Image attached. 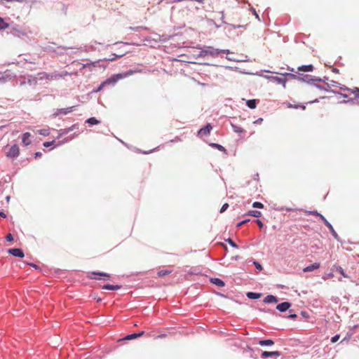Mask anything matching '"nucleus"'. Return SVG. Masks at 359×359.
<instances>
[{
    "label": "nucleus",
    "mask_w": 359,
    "mask_h": 359,
    "mask_svg": "<svg viewBox=\"0 0 359 359\" xmlns=\"http://www.w3.org/2000/svg\"><path fill=\"white\" fill-rule=\"evenodd\" d=\"M226 54V59L230 61H233L236 62H245L249 60L247 59V56L243 55H238L234 53H231L228 49H218L215 48L212 46H205L201 48V50L198 54V56L200 57H205L206 55H210L212 57L221 56Z\"/></svg>",
    "instance_id": "f257e3e1"
},
{
    "label": "nucleus",
    "mask_w": 359,
    "mask_h": 359,
    "mask_svg": "<svg viewBox=\"0 0 359 359\" xmlns=\"http://www.w3.org/2000/svg\"><path fill=\"white\" fill-rule=\"evenodd\" d=\"M134 72L132 71V70H130L128 72H127L125 74H117L116 75H114L112 76H111L110 78L107 79L106 81H104V82H102L100 86L96 89V90H94L93 91L95 93H97L99 91H100L105 85L107 84H109V83H115L117 81H118L119 79H123L128 76H130Z\"/></svg>",
    "instance_id": "f03ea898"
},
{
    "label": "nucleus",
    "mask_w": 359,
    "mask_h": 359,
    "mask_svg": "<svg viewBox=\"0 0 359 359\" xmlns=\"http://www.w3.org/2000/svg\"><path fill=\"white\" fill-rule=\"evenodd\" d=\"M19 147L17 144H14L8 151H6V156L9 158H17L19 156Z\"/></svg>",
    "instance_id": "7ed1b4c3"
},
{
    "label": "nucleus",
    "mask_w": 359,
    "mask_h": 359,
    "mask_svg": "<svg viewBox=\"0 0 359 359\" xmlns=\"http://www.w3.org/2000/svg\"><path fill=\"white\" fill-rule=\"evenodd\" d=\"M269 78L271 79V81L276 82L277 83L279 84L285 85L286 82V77L285 74H280V75L271 76Z\"/></svg>",
    "instance_id": "20e7f679"
},
{
    "label": "nucleus",
    "mask_w": 359,
    "mask_h": 359,
    "mask_svg": "<svg viewBox=\"0 0 359 359\" xmlns=\"http://www.w3.org/2000/svg\"><path fill=\"white\" fill-rule=\"evenodd\" d=\"M212 129V126L210 123H208L205 127L201 128L198 132V135L201 137L203 136H207L210 135L211 130Z\"/></svg>",
    "instance_id": "39448f33"
},
{
    "label": "nucleus",
    "mask_w": 359,
    "mask_h": 359,
    "mask_svg": "<svg viewBox=\"0 0 359 359\" xmlns=\"http://www.w3.org/2000/svg\"><path fill=\"white\" fill-rule=\"evenodd\" d=\"M72 48L66 47V46H58L57 48H55L53 47H48L47 49L50 51L55 53L57 54H63L65 52H66L67 50L71 49Z\"/></svg>",
    "instance_id": "423d86ee"
},
{
    "label": "nucleus",
    "mask_w": 359,
    "mask_h": 359,
    "mask_svg": "<svg viewBox=\"0 0 359 359\" xmlns=\"http://www.w3.org/2000/svg\"><path fill=\"white\" fill-rule=\"evenodd\" d=\"M8 252L14 257L22 258L25 256L23 251L20 248H11Z\"/></svg>",
    "instance_id": "0eeeda50"
},
{
    "label": "nucleus",
    "mask_w": 359,
    "mask_h": 359,
    "mask_svg": "<svg viewBox=\"0 0 359 359\" xmlns=\"http://www.w3.org/2000/svg\"><path fill=\"white\" fill-rule=\"evenodd\" d=\"M75 108V106L67 107V108H62L58 109L57 111L54 114L55 116H59V115H66L73 111V109Z\"/></svg>",
    "instance_id": "6e6552de"
},
{
    "label": "nucleus",
    "mask_w": 359,
    "mask_h": 359,
    "mask_svg": "<svg viewBox=\"0 0 359 359\" xmlns=\"http://www.w3.org/2000/svg\"><path fill=\"white\" fill-rule=\"evenodd\" d=\"M280 355V353L279 351H263L261 354L262 358H266L267 357H279Z\"/></svg>",
    "instance_id": "1a4fd4ad"
},
{
    "label": "nucleus",
    "mask_w": 359,
    "mask_h": 359,
    "mask_svg": "<svg viewBox=\"0 0 359 359\" xmlns=\"http://www.w3.org/2000/svg\"><path fill=\"white\" fill-rule=\"evenodd\" d=\"M320 266V264L316 262L303 269L304 272H311L314 270L318 269Z\"/></svg>",
    "instance_id": "9d476101"
},
{
    "label": "nucleus",
    "mask_w": 359,
    "mask_h": 359,
    "mask_svg": "<svg viewBox=\"0 0 359 359\" xmlns=\"http://www.w3.org/2000/svg\"><path fill=\"white\" fill-rule=\"evenodd\" d=\"M320 218L322 219V221L324 222V224L327 226V227H328L330 229V230L332 232V235L334 237H337V234L335 232V231H334L333 226L331 225V224L324 217V216L320 215Z\"/></svg>",
    "instance_id": "9b49d317"
},
{
    "label": "nucleus",
    "mask_w": 359,
    "mask_h": 359,
    "mask_svg": "<svg viewBox=\"0 0 359 359\" xmlns=\"http://www.w3.org/2000/svg\"><path fill=\"white\" fill-rule=\"evenodd\" d=\"M290 307V304L289 302H285L278 304L276 309L280 312H284L286 311Z\"/></svg>",
    "instance_id": "f8f14e48"
},
{
    "label": "nucleus",
    "mask_w": 359,
    "mask_h": 359,
    "mask_svg": "<svg viewBox=\"0 0 359 359\" xmlns=\"http://www.w3.org/2000/svg\"><path fill=\"white\" fill-rule=\"evenodd\" d=\"M30 136L31 134L29 133H25L23 134L22 142L25 146H28L31 144Z\"/></svg>",
    "instance_id": "ddd939ff"
},
{
    "label": "nucleus",
    "mask_w": 359,
    "mask_h": 359,
    "mask_svg": "<svg viewBox=\"0 0 359 359\" xmlns=\"http://www.w3.org/2000/svg\"><path fill=\"white\" fill-rule=\"evenodd\" d=\"M264 302L265 303H268V304H270V303H276L278 302V299L276 297L273 296V295H267L264 299Z\"/></svg>",
    "instance_id": "4468645a"
},
{
    "label": "nucleus",
    "mask_w": 359,
    "mask_h": 359,
    "mask_svg": "<svg viewBox=\"0 0 359 359\" xmlns=\"http://www.w3.org/2000/svg\"><path fill=\"white\" fill-rule=\"evenodd\" d=\"M144 331H142L139 333H134V334H128L125 337L124 339H126V340L134 339L137 337H142L144 334Z\"/></svg>",
    "instance_id": "2eb2a0df"
},
{
    "label": "nucleus",
    "mask_w": 359,
    "mask_h": 359,
    "mask_svg": "<svg viewBox=\"0 0 359 359\" xmlns=\"http://www.w3.org/2000/svg\"><path fill=\"white\" fill-rule=\"evenodd\" d=\"M121 288V285H109V284H107V285H104L103 287H102V289L104 290H119Z\"/></svg>",
    "instance_id": "dca6fc26"
},
{
    "label": "nucleus",
    "mask_w": 359,
    "mask_h": 359,
    "mask_svg": "<svg viewBox=\"0 0 359 359\" xmlns=\"http://www.w3.org/2000/svg\"><path fill=\"white\" fill-rule=\"evenodd\" d=\"M172 273V270L169 269H162L158 271L157 274L158 277H164L168 276Z\"/></svg>",
    "instance_id": "f3484780"
},
{
    "label": "nucleus",
    "mask_w": 359,
    "mask_h": 359,
    "mask_svg": "<svg viewBox=\"0 0 359 359\" xmlns=\"http://www.w3.org/2000/svg\"><path fill=\"white\" fill-rule=\"evenodd\" d=\"M259 344L261 346H272L274 344V341L271 339L260 340Z\"/></svg>",
    "instance_id": "a211bd4d"
},
{
    "label": "nucleus",
    "mask_w": 359,
    "mask_h": 359,
    "mask_svg": "<svg viewBox=\"0 0 359 359\" xmlns=\"http://www.w3.org/2000/svg\"><path fill=\"white\" fill-rule=\"evenodd\" d=\"M175 36V34L166 35V34H163L162 35H158V37H159V41H163V42H165V41H168L169 39H170L171 38H172Z\"/></svg>",
    "instance_id": "6ab92c4d"
},
{
    "label": "nucleus",
    "mask_w": 359,
    "mask_h": 359,
    "mask_svg": "<svg viewBox=\"0 0 359 359\" xmlns=\"http://www.w3.org/2000/svg\"><path fill=\"white\" fill-rule=\"evenodd\" d=\"M247 297L252 299H257L261 297V294L250 292L247 293Z\"/></svg>",
    "instance_id": "aec40b11"
},
{
    "label": "nucleus",
    "mask_w": 359,
    "mask_h": 359,
    "mask_svg": "<svg viewBox=\"0 0 359 359\" xmlns=\"http://www.w3.org/2000/svg\"><path fill=\"white\" fill-rule=\"evenodd\" d=\"M211 282L217 286L223 287L224 285V283L219 278H212Z\"/></svg>",
    "instance_id": "412c9836"
},
{
    "label": "nucleus",
    "mask_w": 359,
    "mask_h": 359,
    "mask_svg": "<svg viewBox=\"0 0 359 359\" xmlns=\"http://www.w3.org/2000/svg\"><path fill=\"white\" fill-rule=\"evenodd\" d=\"M247 105L250 109H255L257 106V100H249L247 101Z\"/></svg>",
    "instance_id": "4be33fe9"
},
{
    "label": "nucleus",
    "mask_w": 359,
    "mask_h": 359,
    "mask_svg": "<svg viewBox=\"0 0 359 359\" xmlns=\"http://www.w3.org/2000/svg\"><path fill=\"white\" fill-rule=\"evenodd\" d=\"M248 215L253 216L255 217H259L262 215V213L260 211L258 210H250L248 213Z\"/></svg>",
    "instance_id": "5701e85b"
},
{
    "label": "nucleus",
    "mask_w": 359,
    "mask_h": 359,
    "mask_svg": "<svg viewBox=\"0 0 359 359\" xmlns=\"http://www.w3.org/2000/svg\"><path fill=\"white\" fill-rule=\"evenodd\" d=\"M8 27V24L5 22L4 18L0 17V30H4Z\"/></svg>",
    "instance_id": "b1692460"
},
{
    "label": "nucleus",
    "mask_w": 359,
    "mask_h": 359,
    "mask_svg": "<svg viewBox=\"0 0 359 359\" xmlns=\"http://www.w3.org/2000/svg\"><path fill=\"white\" fill-rule=\"evenodd\" d=\"M210 146L213 148L217 149L219 151H226L225 148L219 144L212 143V144H210Z\"/></svg>",
    "instance_id": "393cba45"
},
{
    "label": "nucleus",
    "mask_w": 359,
    "mask_h": 359,
    "mask_svg": "<svg viewBox=\"0 0 359 359\" xmlns=\"http://www.w3.org/2000/svg\"><path fill=\"white\" fill-rule=\"evenodd\" d=\"M86 122L90 125H96L99 123V121L94 117L88 118Z\"/></svg>",
    "instance_id": "a878e982"
},
{
    "label": "nucleus",
    "mask_w": 359,
    "mask_h": 359,
    "mask_svg": "<svg viewBox=\"0 0 359 359\" xmlns=\"http://www.w3.org/2000/svg\"><path fill=\"white\" fill-rule=\"evenodd\" d=\"M92 276L93 275H99V276H104L105 277L107 280L111 278V276L110 274H108V273H97V272H93L91 273Z\"/></svg>",
    "instance_id": "bb28decb"
},
{
    "label": "nucleus",
    "mask_w": 359,
    "mask_h": 359,
    "mask_svg": "<svg viewBox=\"0 0 359 359\" xmlns=\"http://www.w3.org/2000/svg\"><path fill=\"white\" fill-rule=\"evenodd\" d=\"M352 93L354 95L355 97L359 99V88H355L352 90Z\"/></svg>",
    "instance_id": "cd10ccee"
},
{
    "label": "nucleus",
    "mask_w": 359,
    "mask_h": 359,
    "mask_svg": "<svg viewBox=\"0 0 359 359\" xmlns=\"http://www.w3.org/2000/svg\"><path fill=\"white\" fill-rule=\"evenodd\" d=\"M233 128L234 132H236L237 133H241L244 132V130L241 127L233 126Z\"/></svg>",
    "instance_id": "c85d7f7f"
},
{
    "label": "nucleus",
    "mask_w": 359,
    "mask_h": 359,
    "mask_svg": "<svg viewBox=\"0 0 359 359\" xmlns=\"http://www.w3.org/2000/svg\"><path fill=\"white\" fill-rule=\"evenodd\" d=\"M252 207L256 208H263L264 205L260 202H255L252 204Z\"/></svg>",
    "instance_id": "c756f323"
},
{
    "label": "nucleus",
    "mask_w": 359,
    "mask_h": 359,
    "mask_svg": "<svg viewBox=\"0 0 359 359\" xmlns=\"http://www.w3.org/2000/svg\"><path fill=\"white\" fill-rule=\"evenodd\" d=\"M337 271L341 274L344 277L346 278L347 275L345 273L344 269L341 266L337 267Z\"/></svg>",
    "instance_id": "7c9ffc66"
},
{
    "label": "nucleus",
    "mask_w": 359,
    "mask_h": 359,
    "mask_svg": "<svg viewBox=\"0 0 359 359\" xmlns=\"http://www.w3.org/2000/svg\"><path fill=\"white\" fill-rule=\"evenodd\" d=\"M39 133L43 136H47L49 135V131L47 129H42L39 131Z\"/></svg>",
    "instance_id": "2f4dec72"
},
{
    "label": "nucleus",
    "mask_w": 359,
    "mask_h": 359,
    "mask_svg": "<svg viewBox=\"0 0 359 359\" xmlns=\"http://www.w3.org/2000/svg\"><path fill=\"white\" fill-rule=\"evenodd\" d=\"M287 107L289 108H295V109H298V108H302V109H305V106L304 105H294L293 106L292 104H288Z\"/></svg>",
    "instance_id": "473e14b6"
},
{
    "label": "nucleus",
    "mask_w": 359,
    "mask_h": 359,
    "mask_svg": "<svg viewBox=\"0 0 359 359\" xmlns=\"http://www.w3.org/2000/svg\"><path fill=\"white\" fill-rule=\"evenodd\" d=\"M227 26L231 27L233 29H236V28H241V27H245V25H236L230 24V23L227 24Z\"/></svg>",
    "instance_id": "72a5a7b5"
},
{
    "label": "nucleus",
    "mask_w": 359,
    "mask_h": 359,
    "mask_svg": "<svg viewBox=\"0 0 359 359\" xmlns=\"http://www.w3.org/2000/svg\"><path fill=\"white\" fill-rule=\"evenodd\" d=\"M124 55H125V53H121L118 54V55L114 54L115 57L109 58L107 60H108V61H109V60H110V61H112V60H114L115 58H119V57H122V56H123Z\"/></svg>",
    "instance_id": "f704fd0d"
},
{
    "label": "nucleus",
    "mask_w": 359,
    "mask_h": 359,
    "mask_svg": "<svg viewBox=\"0 0 359 359\" xmlns=\"http://www.w3.org/2000/svg\"><path fill=\"white\" fill-rule=\"evenodd\" d=\"M226 241L233 248H238V245L231 239V238H229L226 240Z\"/></svg>",
    "instance_id": "c9c22d12"
},
{
    "label": "nucleus",
    "mask_w": 359,
    "mask_h": 359,
    "mask_svg": "<svg viewBox=\"0 0 359 359\" xmlns=\"http://www.w3.org/2000/svg\"><path fill=\"white\" fill-rule=\"evenodd\" d=\"M339 339V334H336L335 336L332 337L331 338V342L332 343H335L337 342Z\"/></svg>",
    "instance_id": "e433bc0d"
},
{
    "label": "nucleus",
    "mask_w": 359,
    "mask_h": 359,
    "mask_svg": "<svg viewBox=\"0 0 359 359\" xmlns=\"http://www.w3.org/2000/svg\"><path fill=\"white\" fill-rule=\"evenodd\" d=\"M229 208V204L228 203H224L222 208H221V210H220V212H224L227 208Z\"/></svg>",
    "instance_id": "4c0bfd02"
},
{
    "label": "nucleus",
    "mask_w": 359,
    "mask_h": 359,
    "mask_svg": "<svg viewBox=\"0 0 359 359\" xmlns=\"http://www.w3.org/2000/svg\"><path fill=\"white\" fill-rule=\"evenodd\" d=\"M250 11L252 12V13L255 15V18L258 20H260V18H259V15L257 13L255 9L254 8H250Z\"/></svg>",
    "instance_id": "58836bf2"
},
{
    "label": "nucleus",
    "mask_w": 359,
    "mask_h": 359,
    "mask_svg": "<svg viewBox=\"0 0 359 359\" xmlns=\"http://www.w3.org/2000/svg\"><path fill=\"white\" fill-rule=\"evenodd\" d=\"M6 239L8 242L13 241V235L11 233H8L6 236Z\"/></svg>",
    "instance_id": "ea45409f"
},
{
    "label": "nucleus",
    "mask_w": 359,
    "mask_h": 359,
    "mask_svg": "<svg viewBox=\"0 0 359 359\" xmlns=\"http://www.w3.org/2000/svg\"><path fill=\"white\" fill-rule=\"evenodd\" d=\"M309 214L315 215V216H318L319 217H320V215H322L321 214L318 213L317 211H310V212H309Z\"/></svg>",
    "instance_id": "a19ab883"
},
{
    "label": "nucleus",
    "mask_w": 359,
    "mask_h": 359,
    "mask_svg": "<svg viewBox=\"0 0 359 359\" xmlns=\"http://www.w3.org/2000/svg\"><path fill=\"white\" fill-rule=\"evenodd\" d=\"M53 142H54V141H52V142H45L43 143V146H44L45 147H50V145H52V144H53Z\"/></svg>",
    "instance_id": "79ce46f5"
},
{
    "label": "nucleus",
    "mask_w": 359,
    "mask_h": 359,
    "mask_svg": "<svg viewBox=\"0 0 359 359\" xmlns=\"http://www.w3.org/2000/svg\"><path fill=\"white\" fill-rule=\"evenodd\" d=\"M297 67H314L312 64H308V65H299Z\"/></svg>",
    "instance_id": "37998d69"
},
{
    "label": "nucleus",
    "mask_w": 359,
    "mask_h": 359,
    "mask_svg": "<svg viewBox=\"0 0 359 359\" xmlns=\"http://www.w3.org/2000/svg\"><path fill=\"white\" fill-rule=\"evenodd\" d=\"M221 14H222L221 20L222 21V23L225 24V25H227L228 23L224 21V11H221Z\"/></svg>",
    "instance_id": "c03bdc74"
},
{
    "label": "nucleus",
    "mask_w": 359,
    "mask_h": 359,
    "mask_svg": "<svg viewBox=\"0 0 359 359\" xmlns=\"http://www.w3.org/2000/svg\"><path fill=\"white\" fill-rule=\"evenodd\" d=\"M94 63H95V62H90V63L83 64L81 67H83V68L90 67V65H94Z\"/></svg>",
    "instance_id": "a18cd8bd"
},
{
    "label": "nucleus",
    "mask_w": 359,
    "mask_h": 359,
    "mask_svg": "<svg viewBox=\"0 0 359 359\" xmlns=\"http://www.w3.org/2000/svg\"><path fill=\"white\" fill-rule=\"evenodd\" d=\"M256 223L257 224L259 228H262L264 226L262 222L260 219H257Z\"/></svg>",
    "instance_id": "49530a36"
},
{
    "label": "nucleus",
    "mask_w": 359,
    "mask_h": 359,
    "mask_svg": "<svg viewBox=\"0 0 359 359\" xmlns=\"http://www.w3.org/2000/svg\"><path fill=\"white\" fill-rule=\"evenodd\" d=\"M143 27H130V29L133 30V31H138L140 29H142Z\"/></svg>",
    "instance_id": "de8ad7c7"
},
{
    "label": "nucleus",
    "mask_w": 359,
    "mask_h": 359,
    "mask_svg": "<svg viewBox=\"0 0 359 359\" xmlns=\"http://www.w3.org/2000/svg\"><path fill=\"white\" fill-rule=\"evenodd\" d=\"M248 221H249V219L243 220V221H242V222H239V223L237 224V226H241L242 225H243L244 224H245V223H246L247 222H248Z\"/></svg>",
    "instance_id": "09e8293b"
},
{
    "label": "nucleus",
    "mask_w": 359,
    "mask_h": 359,
    "mask_svg": "<svg viewBox=\"0 0 359 359\" xmlns=\"http://www.w3.org/2000/svg\"><path fill=\"white\" fill-rule=\"evenodd\" d=\"M255 266L257 269H259V270H262V267L261 266L260 264L257 263V262H255Z\"/></svg>",
    "instance_id": "8fccbe9b"
},
{
    "label": "nucleus",
    "mask_w": 359,
    "mask_h": 359,
    "mask_svg": "<svg viewBox=\"0 0 359 359\" xmlns=\"http://www.w3.org/2000/svg\"><path fill=\"white\" fill-rule=\"evenodd\" d=\"M42 156V154L39 151H37L35 153V157L36 158H38V157H41Z\"/></svg>",
    "instance_id": "3c124183"
},
{
    "label": "nucleus",
    "mask_w": 359,
    "mask_h": 359,
    "mask_svg": "<svg viewBox=\"0 0 359 359\" xmlns=\"http://www.w3.org/2000/svg\"><path fill=\"white\" fill-rule=\"evenodd\" d=\"M299 70H303L304 72H308V71H311L313 69L311 68H309V69H298Z\"/></svg>",
    "instance_id": "603ef678"
},
{
    "label": "nucleus",
    "mask_w": 359,
    "mask_h": 359,
    "mask_svg": "<svg viewBox=\"0 0 359 359\" xmlns=\"http://www.w3.org/2000/svg\"><path fill=\"white\" fill-rule=\"evenodd\" d=\"M0 216L4 218L6 217V215L4 212H0Z\"/></svg>",
    "instance_id": "864d4df0"
},
{
    "label": "nucleus",
    "mask_w": 359,
    "mask_h": 359,
    "mask_svg": "<svg viewBox=\"0 0 359 359\" xmlns=\"http://www.w3.org/2000/svg\"><path fill=\"white\" fill-rule=\"evenodd\" d=\"M289 317H290V318H296V317H297V315H296V314H291V315H290V316H289Z\"/></svg>",
    "instance_id": "5fc2aeb1"
},
{
    "label": "nucleus",
    "mask_w": 359,
    "mask_h": 359,
    "mask_svg": "<svg viewBox=\"0 0 359 359\" xmlns=\"http://www.w3.org/2000/svg\"><path fill=\"white\" fill-rule=\"evenodd\" d=\"M333 69V72H335V73H338L339 72V69H337V68H334V69Z\"/></svg>",
    "instance_id": "6e6d98bb"
},
{
    "label": "nucleus",
    "mask_w": 359,
    "mask_h": 359,
    "mask_svg": "<svg viewBox=\"0 0 359 359\" xmlns=\"http://www.w3.org/2000/svg\"><path fill=\"white\" fill-rule=\"evenodd\" d=\"M219 67H226V68L230 67L229 66H226V65H220Z\"/></svg>",
    "instance_id": "4d7b16f0"
},
{
    "label": "nucleus",
    "mask_w": 359,
    "mask_h": 359,
    "mask_svg": "<svg viewBox=\"0 0 359 359\" xmlns=\"http://www.w3.org/2000/svg\"><path fill=\"white\" fill-rule=\"evenodd\" d=\"M30 266H33L34 268L37 267V266L36 264H30Z\"/></svg>",
    "instance_id": "13d9d810"
},
{
    "label": "nucleus",
    "mask_w": 359,
    "mask_h": 359,
    "mask_svg": "<svg viewBox=\"0 0 359 359\" xmlns=\"http://www.w3.org/2000/svg\"><path fill=\"white\" fill-rule=\"evenodd\" d=\"M99 67H105V65L104 64L99 65Z\"/></svg>",
    "instance_id": "bf43d9fd"
},
{
    "label": "nucleus",
    "mask_w": 359,
    "mask_h": 359,
    "mask_svg": "<svg viewBox=\"0 0 359 359\" xmlns=\"http://www.w3.org/2000/svg\"><path fill=\"white\" fill-rule=\"evenodd\" d=\"M286 210L287 211H291V210H292V209L291 208H286Z\"/></svg>",
    "instance_id": "052dcab7"
},
{
    "label": "nucleus",
    "mask_w": 359,
    "mask_h": 359,
    "mask_svg": "<svg viewBox=\"0 0 359 359\" xmlns=\"http://www.w3.org/2000/svg\"><path fill=\"white\" fill-rule=\"evenodd\" d=\"M310 80H311V81H318V80H319V81H320V79H311Z\"/></svg>",
    "instance_id": "680f3d73"
},
{
    "label": "nucleus",
    "mask_w": 359,
    "mask_h": 359,
    "mask_svg": "<svg viewBox=\"0 0 359 359\" xmlns=\"http://www.w3.org/2000/svg\"><path fill=\"white\" fill-rule=\"evenodd\" d=\"M119 43H123V44H125V45L128 44V43H123V42H120Z\"/></svg>",
    "instance_id": "e2e57ef3"
}]
</instances>
